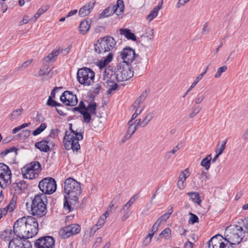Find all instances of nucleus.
Wrapping results in <instances>:
<instances>
[{
  "label": "nucleus",
  "instance_id": "obj_64",
  "mask_svg": "<svg viewBox=\"0 0 248 248\" xmlns=\"http://www.w3.org/2000/svg\"><path fill=\"white\" fill-rule=\"evenodd\" d=\"M243 139L246 141L247 142H248V129L247 130L243 135Z\"/></svg>",
  "mask_w": 248,
  "mask_h": 248
},
{
  "label": "nucleus",
  "instance_id": "obj_35",
  "mask_svg": "<svg viewBox=\"0 0 248 248\" xmlns=\"http://www.w3.org/2000/svg\"><path fill=\"white\" fill-rule=\"evenodd\" d=\"M136 200V196H134L131 197L128 202L123 205L122 209L121 210V212L124 213L125 211H127L132 204L135 202Z\"/></svg>",
  "mask_w": 248,
  "mask_h": 248
},
{
  "label": "nucleus",
  "instance_id": "obj_21",
  "mask_svg": "<svg viewBox=\"0 0 248 248\" xmlns=\"http://www.w3.org/2000/svg\"><path fill=\"white\" fill-rule=\"evenodd\" d=\"M189 175L190 172L188 168L186 169L181 172L177 183V187L180 190H183L185 188L186 186L185 182Z\"/></svg>",
  "mask_w": 248,
  "mask_h": 248
},
{
  "label": "nucleus",
  "instance_id": "obj_52",
  "mask_svg": "<svg viewBox=\"0 0 248 248\" xmlns=\"http://www.w3.org/2000/svg\"><path fill=\"white\" fill-rule=\"evenodd\" d=\"M189 215L190 216L189 219V222L194 224L199 222V218L196 215L191 213H189Z\"/></svg>",
  "mask_w": 248,
  "mask_h": 248
},
{
  "label": "nucleus",
  "instance_id": "obj_10",
  "mask_svg": "<svg viewBox=\"0 0 248 248\" xmlns=\"http://www.w3.org/2000/svg\"><path fill=\"white\" fill-rule=\"evenodd\" d=\"M87 105L81 101L78 106L76 107L75 109L78 111L83 117V122L89 123L91 119V115L95 113L96 105L95 102L87 103Z\"/></svg>",
  "mask_w": 248,
  "mask_h": 248
},
{
  "label": "nucleus",
  "instance_id": "obj_9",
  "mask_svg": "<svg viewBox=\"0 0 248 248\" xmlns=\"http://www.w3.org/2000/svg\"><path fill=\"white\" fill-rule=\"evenodd\" d=\"M21 170L24 178L32 180L38 177L41 167L39 162L34 161L27 164Z\"/></svg>",
  "mask_w": 248,
  "mask_h": 248
},
{
  "label": "nucleus",
  "instance_id": "obj_57",
  "mask_svg": "<svg viewBox=\"0 0 248 248\" xmlns=\"http://www.w3.org/2000/svg\"><path fill=\"white\" fill-rule=\"evenodd\" d=\"M46 104L49 106L56 107L57 102L51 98V96H49Z\"/></svg>",
  "mask_w": 248,
  "mask_h": 248
},
{
  "label": "nucleus",
  "instance_id": "obj_27",
  "mask_svg": "<svg viewBox=\"0 0 248 248\" xmlns=\"http://www.w3.org/2000/svg\"><path fill=\"white\" fill-rule=\"evenodd\" d=\"M91 23L86 20L81 21L79 25V32L82 35L85 34L90 30Z\"/></svg>",
  "mask_w": 248,
  "mask_h": 248
},
{
  "label": "nucleus",
  "instance_id": "obj_2",
  "mask_svg": "<svg viewBox=\"0 0 248 248\" xmlns=\"http://www.w3.org/2000/svg\"><path fill=\"white\" fill-rule=\"evenodd\" d=\"M13 232L17 237L27 240L38 233V224L32 217H22L18 219L14 225Z\"/></svg>",
  "mask_w": 248,
  "mask_h": 248
},
{
  "label": "nucleus",
  "instance_id": "obj_47",
  "mask_svg": "<svg viewBox=\"0 0 248 248\" xmlns=\"http://www.w3.org/2000/svg\"><path fill=\"white\" fill-rule=\"evenodd\" d=\"M205 95L202 93H199L194 99V103L195 104H199L201 103L205 99Z\"/></svg>",
  "mask_w": 248,
  "mask_h": 248
},
{
  "label": "nucleus",
  "instance_id": "obj_17",
  "mask_svg": "<svg viewBox=\"0 0 248 248\" xmlns=\"http://www.w3.org/2000/svg\"><path fill=\"white\" fill-rule=\"evenodd\" d=\"M61 101L65 105L74 106L78 103L77 96L70 91H65L60 97Z\"/></svg>",
  "mask_w": 248,
  "mask_h": 248
},
{
  "label": "nucleus",
  "instance_id": "obj_31",
  "mask_svg": "<svg viewBox=\"0 0 248 248\" xmlns=\"http://www.w3.org/2000/svg\"><path fill=\"white\" fill-rule=\"evenodd\" d=\"M211 154H209L203 158L201 162V165L204 167L205 170H208L211 166Z\"/></svg>",
  "mask_w": 248,
  "mask_h": 248
},
{
  "label": "nucleus",
  "instance_id": "obj_3",
  "mask_svg": "<svg viewBox=\"0 0 248 248\" xmlns=\"http://www.w3.org/2000/svg\"><path fill=\"white\" fill-rule=\"evenodd\" d=\"M72 124H69L70 131H66L63 138V144L66 150L72 149L73 151H77L80 148L79 141L83 139V134L78 130H74L72 128Z\"/></svg>",
  "mask_w": 248,
  "mask_h": 248
},
{
  "label": "nucleus",
  "instance_id": "obj_34",
  "mask_svg": "<svg viewBox=\"0 0 248 248\" xmlns=\"http://www.w3.org/2000/svg\"><path fill=\"white\" fill-rule=\"evenodd\" d=\"M72 235L78 233L80 231V227L77 224H72L67 226Z\"/></svg>",
  "mask_w": 248,
  "mask_h": 248
},
{
  "label": "nucleus",
  "instance_id": "obj_7",
  "mask_svg": "<svg viewBox=\"0 0 248 248\" xmlns=\"http://www.w3.org/2000/svg\"><path fill=\"white\" fill-rule=\"evenodd\" d=\"M116 41L111 36L99 38L95 44V51L98 53L111 51L116 46Z\"/></svg>",
  "mask_w": 248,
  "mask_h": 248
},
{
  "label": "nucleus",
  "instance_id": "obj_58",
  "mask_svg": "<svg viewBox=\"0 0 248 248\" xmlns=\"http://www.w3.org/2000/svg\"><path fill=\"white\" fill-rule=\"evenodd\" d=\"M169 217H168V215L164 214L161 216L159 218L157 219V220L159 221V223L160 224L165 222Z\"/></svg>",
  "mask_w": 248,
  "mask_h": 248
},
{
  "label": "nucleus",
  "instance_id": "obj_59",
  "mask_svg": "<svg viewBox=\"0 0 248 248\" xmlns=\"http://www.w3.org/2000/svg\"><path fill=\"white\" fill-rule=\"evenodd\" d=\"M29 21V17L27 16H25L23 19L19 22L18 25L22 26L28 23Z\"/></svg>",
  "mask_w": 248,
  "mask_h": 248
},
{
  "label": "nucleus",
  "instance_id": "obj_46",
  "mask_svg": "<svg viewBox=\"0 0 248 248\" xmlns=\"http://www.w3.org/2000/svg\"><path fill=\"white\" fill-rule=\"evenodd\" d=\"M202 108L199 106H194V107L192 108V111L189 113V117L190 118H192L194 117L197 114H198Z\"/></svg>",
  "mask_w": 248,
  "mask_h": 248
},
{
  "label": "nucleus",
  "instance_id": "obj_4",
  "mask_svg": "<svg viewBox=\"0 0 248 248\" xmlns=\"http://www.w3.org/2000/svg\"><path fill=\"white\" fill-rule=\"evenodd\" d=\"M81 189L80 184L72 178L66 179L64 182V193L69 199L77 201L80 195Z\"/></svg>",
  "mask_w": 248,
  "mask_h": 248
},
{
  "label": "nucleus",
  "instance_id": "obj_39",
  "mask_svg": "<svg viewBox=\"0 0 248 248\" xmlns=\"http://www.w3.org/2000/svg\"><path fill=\"white\" fill-rule=\"evenodd\" d=\"M154 117V113L153 112H150L148 113L142 121L141 127H144L146 126L148 123L151 121Z\"/></svg>",
  "mask_w": 248,
  "mask_h": 248
},
{
  "label": "nucleus",
  "instance_id": "obj_38",
  "mask_svg": "<svg viewBox=\"0 0 248 248\" xmlns=\"http://www.w3.org/2000/svg\"><path fill=\"white\" fill-rule=\"evenodd\" d=\"M23 111V109L21 108L14 110L10 115V119L12 121H14L17 119L21 114Z\"/></svg>",
  "mask_w": 248,
  "mask_h": 248
},
{
  "label": "nucleus",
  "instance_id": "obj_28",
  "mask_svg": "<svg viewBox=\"0 0 248 248\" xmlns=\"http://www.w3.org/2000/svg\"><path fill=\"white\" fill-rule=\"evenodd\" d=\"M119 31L120 34L124 35L128 40L133 41L137 40L136 36L128 29H121Z\"/></svg>",
  "mask_w": 248,
  "mask_h": 248
},
{
  "label": "nucleus",
  "instance_id": "obj_1",
  "mask_svg": "<svg viewBox=\"0 0 248 248\" xmlns=\"http://www.w3.org/2000/svg\"><path fill=\"white\" fill-rule=\"evenodd\" d=\"M133 76V72L129 65L126 63H119L114 71L112 67H106L103 72V79L106 80L108 87V93L117 88V82L127 80Z\"/></svg>",
  "mask_w": 248,
  "mask_h": 248
},
{
  "label": "nucleus",
  "instance_id": "obj_16",
  "mask_svg": "<svg viewBox=\"0 0 248 248\" xmlns=\"http://www.w3.org/2000/svg\"><path fill=\"white\" fill-rule=\"evenodd\" d=\"M223 237L220 234L213 236L208 242V248H227L226 245L222 241ZM230 244L227 248H234Z\"/></svg>",
  "mask_w": 248,
  "mask_h": 248
},
{
  "label": "nucleus",
  "instance_id": "obj_44",
  "mask_svg": "<svg viewBox=\"0 0 248 248\" xmlns=\"http://www.w3.org/2000/svg\"><path fill=\"white\" fill-rule=\"evenodd\" d=\"M18 149L15 147H10L5 149L1 153L2 156H5L8 154L14 152L16 155L17 154Z\"/></svg>",
  "mask_w": 248,
  "mask_h": 248
},
{
  "label": "nucleus",
  "instance_id": "obj_63",
  "mask_svg": "<svg viewBox=\"0 0 248 248\" xmlns=\"http://www.w3.org/2000/svg\"><path fill=\"white\" fill-rule=\"evenodd\" d=\"M102 89V86L100 84H97L94 88V92L96 93H98Z\"/></svg>",
  "mask_w": 248,
  "mask_h": 248
},
{
  "label": "nucleus",
  "instance_id": "obj_62",
  "mask_svg": "<svg viewBox=\"0 0 248 248\" xmlns=\"http://www.w3.org/2000/svg\"><path fill=\"white\" fill-rule=\"evenodd\" d=\"M180 149V147H179V145H177L175 146H174L172 150H171L169 152H168V155H170V154H175L179 149Z\"/></svg>",
  "mask_w": 248,
  "mask_h": 248
},
{
  "label": "nucleus",
  "instance_id": "obj_14",
  "mask_svg": "<svg viewBox=\"0 0 248 248\" xmlns=\"http://www.w3.org/2000/svg\"><path fill=\"white\" fill-rule=\"evenodd\" d=\"M209 174L204 170L198 173L192 179L191 186L195 189H199L205 185L206 182L209 178Z\"/></svg>",
  "mask_w": 248,
  "mask_h": 248
},
{
  "label": "nucleus",
  "instance_id": "obj_23",
  "mask_svg": "<svg viewBox=\"0 0 248 248\" xmlns=\"http://www.w3.org/2000/svg\"><path fill=\"white\" fill-rule=\"evenodd\" d=\"M60 47L53 50L51 53L44 58V61L46 62H54L56 60L59 54L60 53Z\"/></svg>",
  "mask_w": 248,
  "mask_h": 248
},
{
  "label": "nucleus",
  "instance_id": "obj_32",
  "mask_svg": "<svg viewBox=\"0 0 248 248\" xmlns=\"http://www.w3.org/2000/svg\"><path fill=\"white\" fill-rule=\"evenodd\" d=\"M15 206V203L14 202H11L6 207L0 209V219L3 216L6 215L8 210H9L10 212L13 211Z\"/></svg>",
  "mask_w": 248,
  "mask_h": 248
},
{
  "label": "nucleus",
  "instance_id": "obj_29",
  "mask_svg": "<svg viewBox=\"0 0 248 248\" xmlns=\"http://www.w3.org/2000/svg\"><path fill=\"white\" fill-rule=\"evenodd\" d=\"M189 196L190 199L194 202L200 205L202 200L199 193L198 192H190L186 193Z\"/></svg>",
  "mask_w": 248,
  "mask_h": 248
},
{
  "label": "nucleus",
  "instance_id": "obj_50",
  "mask_svg": "<svg viewBox=\"0 0 248 248\" xmlns=\"http://www.w3.org/2000/svg\"><path fill=\"white\" fill-rule=\"evenodd\" d=\"M171 230L168 228L164 230L162 232L160 233V235L166 238V239H169L170 234H171Z\"/></svg>",
  "mask_w": 248,
  "mask_h": 248
},
{
  "label": "nucleus",
  "instance_id": "obj_33",
  "mask_svg": "<svg viewBox=\"0 0 248 248\" xmlns=\"http://www.w3.org/2000/svg\"><path fill=\"white\" fill-rule=\"evenodd\" d=\"M113 54L111 52H110L108 54L107 57L104 59V60H101L100 61L99 63V66L100 68L102 69L104 68L106 65H107L109 62H110L112 59Z\"/></svg>",
  "mask_w": 248,
  "mask_h": 248
},
{
  "label": "nucleus",
  "instance_id": "obj_30",
  "mask_svg": "<svg viewBox=\"0 0 248 248\" xmlns=\"http://www.w3.org/2000/svg\"><path fill=\"white\" fill-rule=\"evenodd\" d=\"M148 92L145 91L143 92L141 95L135 100L132 105V107L144 106L143 102L147 96Z\"/></svg>",
  "mask_w": 248,
  "mask_h": 248
},
{
  "label": "nucleus",
  "instance_id": "obj_61",
  "mask_svg": "<svg viewBox=\"0 0 248 248\" xmlns=\"http://www.w3.org/2000/svg\"><path fill=\"white\" fill-rule=\"evenodd\" d=\"M151 240L148 239V237H145L143 241L142 245L143 247H146L151 243Z\"/></svg>",
  "mask_w": 248,
  "mask_h": 248
},
{
  "label": "nucleus",
  "instance_id": "obj_12",
  "mask_svg": "<svg viewBox=\"0 0 248 248\" xmlns=\"http://www.w3.org/2000/svg\"><path fill=\"white\" fill-rule=\"evenodd\" d=\"M38 186L42 194H51L54 193L57 188L56 183L54 179L51 177L44 178L39 183Z\"/></svg>",
  "mask_w": 248,
  "mask_h": 248
},
{
  "label": "nucleus",
  "instance_id": "obj_51",
  "mask_svg": "<svg viewBox=\"0 0 248 248\" xmlns=\"http://www.w3.org/2000/svg\"><path fill=\"white\" fill-rule=\"evenodd\" d=\"M46 11V9L40 8L37 13L34 15L33 17L31 19L33 21H35L39 17L43 14Z\"/></svg>",
  "mask_w": 248,
  "mask_h": 248
},
{
  "label": "nucleus",
  "instance_id": "obj_43",
  "mask_svg": "<svg viewBox=\"0 0 248 248\" xmlns=\"http://www.w3.org/2000/svg\"><path fill=\"white\" fill-rule=\"evenodd\" d=\"M16 186L17 187L19 190L24 191L27 188L28 184L24 180H22L19 181L16 183Z\"/></svg>",
  "mask_w": 248,
  "mask_h": 248
},
{
  "label": "nucleus",
  "instance_id": "obj_19",
  "mask_svg": "<svg viewBox=\"0 0 248 248\" xmlns=\"http://www.w3.org/2000/svg\"><path fill=\"white\" fill-rule=\"evenodd\" d=\"M9 248H32V245L28 240L16 239L9 242Z\"/></svg>",
  "mask_w": 248,
  "mask_h": 248
},
{
  "label": "nucleus",
  "instance_id": "obj_54",
  "mask_svg": "<svg viewBox=\"0 0 248 248\" xmlns=\"http://www.w3.org/2000/svg\"><path fill=\"white\" fill-rule=\"evenodd\" d=\"M106 220V217L105 216H101L96 223L97 226H99V228H102L105 223Z\"/></svg>",
  "mask_w": 248,
  "mask_h": 248
},
{
  "label": "nucleus",
  "instance_id": "obj_36",
  "mask_svg": "<svg viewBox=\"0 0 248 248\" xmlns=\"http://www.w3.org/2000/svg\"><path fill=\"white\" fill-rule=\"evenodd\" d=\"M59 234L63 239L67 238L72 235L67 226L60 229Z\"/></svg>",
  "mask_w": 248,
  "mask_h": 248
},
{
  "label": "nucleus",
  "instance_id": "obj_18",
  "mask_svg": "<svg viewBox=\"0 0 248 248\" xmlns=\"http://www.w3.org/2000/svg\"><path fill=\"white\" fill-rule=\"evenodd\" d=\"M135 51L131 48H125L121 52V56L123 60L122 63H126L129 65L135 59Z\"/></svg>",
  "mask_w": 248,
  "mask_h": 248
},
{
  "label": "nucleus",
  "instance_id": "obj_40",
  "mask_svg": "<svg viewBox=\"0 0 248 248\" xmlns=\"http://www.w3.org/2000/svg\"><path fill=\"white\" fill-rule=\"evenodd\" d=\"M135 109V113L132 115L131 120H134L136 118V117L140 115L142 110L144 109L145 106H136V107H132Z\"/></svg>",
  "mask_w": 248,
  "mask_h": 248
},
{
  "label": "nucleus",
  "instance_id": "obj_42",
  "mask_svg": "<svg viewBox=\"0 0 248 248\" xmlns=\"http://www.w3.org/2000/svg\"><path fill=\"white\" fill-rule=\"evenodd\" d=\"M31 134V131L29 130H24L20 133L18 134L19 139L20 140H25L27 139Z\"/></svg>",
  "mask_w": 248,
  "mask_h": 248
},
{
  "label": "nucleus",
  "instance_id": "obj_20",
  "mask_svg": "<svg viewBox=\"0 0 248 248\" xmlns=\"http://www.w3.org/2000/svg\"><path fill=\"white\" fill-rule=\"evenodd\" d=\"M35 147L40 151L48 152L50 151V146H53V142L50 140L45 139L35 143Z\"/></svg>",
  "mask_w": 248,
  "mask_h": 248
},
{
  "label": "nucleus",
  "instance_id": "obj_15",
  "mask_svg": "<svg viewBox=\"0 0 248 248\" xmlns=\"http://www.w3.org/2000/svg\"><path fill=\"white\" fill-rule=\"evenodd\" d=\"M54 245V239L50 236L42 237L34 242L35 248H53Z\"/></svg>",
  "mask_w": 248,
  "mask_h": 248
},
{
  "label": "nucleus",
  "instance_id": "obj_41",
  "mask_svg": "<svg viewBox=\"0 0 248 248\" xmlns=\"http://www.w3.org/2000/svg\"><path fill=\"white\" fill-rule=\"evenodd\" d=\"M46 124L45 123H42L38 127L33 131L32 135L35 136L40 134L46 128Z\"/></svg>",
  "mask_w": 248,
  "mask_h": 248
},
{
  "label": "nucleus",
  "instance_id": "obj_24",
  "mask_svg": "<svg viewBox=\"0 0 248 248\" xmlns=\"http://www.w3.org/2000/svg\"><path fill=\"white\" fill-rule=\"evenodd\" d=\"M162 3L163 2L162 1L161 3L155 7L146 16V19L148 20L149 22H150L153 19L157 16L158 11L162 8Z\"/></svg>",
  "mask_w": 248,
  "mask_h": 248
},
{
  "label": "nucleus",
  "instance_id": "obj_56",
  "mask_svg": "<svg viewBox=\"0 0 248 248\" xmlns=\"http://www.w3.org/2000/svg\"><path fill=\"white\" fill-rule=\"evenodd\" d=\"M207 69L208 67H207V68L202 73L196 77V78L194 80V81L196 82V83L198 84V83L202 78L203 76L206 73Z\"/></svg>",
  "mask_w": 248,
  "mask_h": 248
},
{
  "label": "nucleus",
  "instance_id": "obj_22",
  "mask_svg": "<svg viewBox=\"0 0 248 248\" xmlns=\"http://www.w3.org/2000/svg\"><path fill=\"white\" fill-rule=\"evenodd\" d=\"M94 6V3H89L81 7L78 12L79 16L81 17H84L88 15L92 11Z\"/></svg>",
  "mask_w": 248,
  "mask_h": 248
},
{
  "label": "nucleus",
  "instance_id": "obj_53",
  "mask_svg": "<svg viewBox=\"0 0 248 248\" xmlns=\"http://www.w3.org/2000/svg\"><path fill=\"white\" fill-rule=\"evenodd\" d=\"M32 62V59H31L29 60H28L25 62H24L20 66L18 67L19 70H23L24 69H26L27 67H28L30 64L31 63V62Z\"/></svg>",
  "mask_w": 248,
  "mask_h": 248
},
{
  "label": "nucleus",
  "instance_id": "obj_49",
  "mask_svg": "<svg viewBox=\"0 0 248 248\" xmlns=\"http://www.w3.org/2000/svg\"><path fill=\"white\" fill-rule=\"evenodd\" d=\"M59 130L57 129H52L49 135L46 138L47 140H50V138L55 139L58 135Z\"/></svg>",
  "mask_w": 248,
  "mask_h": 248
},
{
  "label": "nucleus",
  "instance_id": "obj_45",
  "mask_svg": "<svg viewBox=\"0 0 248 248\" xmlns=\"http://www.w3.org/2000/svg\"><path fill=\"white\" fill-rule=\"evenodd\" d=\"M227 70V67L226 65H223V66L218 68L217 72L214 76V77L217 78H219L221 77L222 74L225 72Z\"/></svg>",
  "mask_w": 248,
  "mask_h": 248
},
{
  "label": "nucleus",
  "instance_id": "obj_37",
  "mask_svg": "<svg viewBox=\"0 0 248 248\" xmlns=\"http://www.w3.org/2000/svg\"><path fill=\"white\" fill-rule=\"evenodd\" d=\"M59 234L63 239L67 238L72 235L67 226L60 229Z\"/></svg>",
  "mask_w": 248,
  "mask_h": 248
},
{
  "label": "nucleus",
  "instance_id": "obj_25",
  "mask_svg": "<svg viewBox=\"0 0 248 248\" xmlns=\"http://www.w3.org/2000/svg\"><path fill=\"white\" fill-rule=\"evenodd\" d=\"M132 120L131 119L128 122V124H129V127L128 128L126 134L124 137V139L123 140V142L129 139L138 128L136 126L132 124Z\"/></svg>",
  "mask_w": 248,
  "mask_h": 248
},
{
  "label": "nucleus",
  "instance_id": "obj_48",
  "mask_svg": "<svg viewBox=\"0 0 248 248\" xmlns=\"http://www.w3.org/2000/svg\"><path fill=\"white\" fill-rule=\"evenodd\" d=\"M226 143V140L222 141V144L220 147L218 149H216L215 150L216 154H217L219 155H221L223 153V151L225 149Z\"/></svg>",
  "mask_w": 248,
  "mask_h": 248
},
{
  "label": "nucleus",
  "instance_id": "obj_13",
  "mask_svg": "<svg viewBox=\"0 0 248 248\" xmlns=\"http://www.w3.org/2000/svg\"><path fill=\"white\" fill-rule=\"evenodd\" d=\"M12 173L9 167L4 163H0V186L5 188L11 183Z\"/></svg>",
  "mask_w": 248,
  "mask_h": 248
},
{
  "label": "nucleus",
  "instance_id": "obj_55",
  "mask_svg": "<svg viewBox=\"0 0 248 248\" xmlns=\"http://www.w3.org/2000/svg\"><path fill=\"white\" fill-rule=\"evenodd\" d=\"M69 199L68 197L66 195H64V200L65 202H64L63 206L64 208L69 211L71 210V206L70 205V203L68 201Z\"/></svg>",
  "mask_w": 248,
  "mask_h": 248
},
{
  "label": "nucleus",
  "instance_id": "obj_26",
  "mask_svg": "<svg viewBox=\"0 0 248 248\" xmlns=\"http://www.w3.org/2000/svg\"><path fill=\"white\" fill-rule=\"evenodd\" d=\"M14 232L11 229H7L0 232V237L1 239L5 241H13L12 239L14 237Z\"/></svg>",
  "mask_w": 248,
  "mask_h": 248
},
{
  "label": "nucleus",
  "instance_id": "obj_11",
  "mask_svg": "<svg viewBox=\"0 0 248 248\" xmlns=\"http://www.w3.org/2000/svg\"><path fill=\"white\" fill-rule=\"evenodd\" d=\"M124 5L123 0H118L116 5L109 6L99 15V18H103L108 17L113 14L119 17V18L122 17L124 14Z\"/></svg>",
  "mask_w": 248,
  "mask_h": 248
},
{
  "label": "nucleus",
  "instance_id": "obj_60",
  "mask_svg": "<svg viewBox=\"0 0 248 248\" xmlns=\"http://www.w3.org/2000/svg\"><path fill=\"white\" fill-rule=\"evenodd\" d=\"M142 121H141L140 119H138L136 120L132 124H134L136 127L138 128L139 126L141 127V124Z\"/></svg>",
  "mask_w": 248,
  "mask_h": 248
},
{
  "label": "nucleus",
  "instance_id": "obj_8",
  "mask_svg": "<svg viewBox=\"0 0 248 248\" xmlns=\"http://www.w3.org/2000/svg\"><path fill=\"white\" fill-rule=\"evenodd\" d=\"M94 75V72L91 69L83 67L78 70L77 78L80 84L88 86L93 83Z\"/></svg>",
  "mask_w": 248,
  "mask_h": 248
},
{
  "label": "nucleus",
  "instance_id": "obj_5",
  "mask_svg": "<svg viewBox=\"0 0 248 248\" xmlns=\"http://www.w3.org/2000/svg\"><path fill=\"white\" fill-rule=\"evenodd\" d=\"M47 198L44 194H40L35 196L31 205V211L34 216L42 217L46 213Z\"/></svg>",
  "mask_w": 248,
  "mask_h": 248
},
{
  "label": "nucleus",
  "instance_id": "obj_6",
  "mask_svg": "<svg viewBox=\"0 0 248 248\" xmlns=\"http://www.w3.org/2000/svg\"><path fill=\"white\" fill-rule=\"evenodd\" d=\"M225 241L231 245L239 244L244 237V232L242 227L238 225L230 226L226 230Z\"/></svg>",
  "mask_w": 248,
  "mask_h": 248
}]
</instances>
